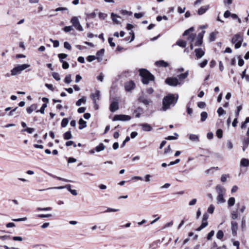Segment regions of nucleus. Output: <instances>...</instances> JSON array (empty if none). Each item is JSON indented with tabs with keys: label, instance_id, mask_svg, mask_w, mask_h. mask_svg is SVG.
Listing matches in <instances>:
<instances>
[{
	"label": "nucleus",
	"instance_id": "1",
	"mask_svg": "<svg viewBox=\"0 0 249 249\" xmlns=\"http://www.w3.org/2000/svg\"><path fill=\"white\" fill-rule=\"evenodd\" d=\"M178 100V94L175 97L174 94H170L165 96L162 100V109L166 111L170 108L171 106H174Z\"/></svg>",
	"mask_w": 249,
	"mask_h": 249
},
{
	"label": "nucleus",
	"instance_id": "2",
	"mask_svg": "<svg viewBox=\"0 0 249 249\" xmlns=\"http://www.w3.org/2000/svg\"><path fill=\"white\" fill-rule=\"evenodd\" d=\"M140 75L143 84L147 85L150 81H154L155 79L154 76L146 69L140 70Z\"/></svg>",
	"mask_w": 249,
	"mask_h": 249
},
{
	"label": "nucleus",
	"instance_id": "3",
	"mask_svg": "<svg viewBox=\"0 0 249 249\" xmlns=\"http://www.w3.org/2000/svg\"><path fill=\"white\" fill-rule=\"evenodd\" d=\"M243 41V37L239 34H235L232 37L231 42L234 44V48L235 49H239L242 45Z\"/></svg>",
	"mask_w": 249,
	"mask_h": 249
},
{
	"label": "nucleus",
	"instance_id": "4",
	"mask_svg": "<svg viewBox=\"0 0 249 249\" xmlns=\"http://www.w3.org/2000/svg\"><path fill=\"white\" fill-rule=\"evenodd\" d=\"M29 67L30 65L27 64L18 65L11 71V74L12 76H15L19 74L21 71L29 68Z\"/></svg>",
	"mask_w": 249,
	"mask_h": 249
},
{
	"label": "nucleus",
	"instance_id": "5",
	"mask_svg": "<svg viewBox=\"0 0 249 249\" xmlns=\"http://www.w3.org/2000/svg\"><path fill=\"white\" fill-rule=\"evenodd\" d=\"M71 185L70 184H67L65 186H59V187H50L45 189H40L39 191H44L46 190H51V189H63L64 188H66L71 193L73 196H77V192L75 190H72L71 188Z\"/></svg>",
	"mask_w": 249,
	"mask_h": 249
},
{
	"label": "nucleus",
	"instance_id": "6",
	"mask_svg": "<svg viewBox=\"0 0 249 249\" xmlns=\"http://www.w3.org/2000/svg\"><path fill=\"white\" fill-rule=\"evenodd\" d=\"M166 84L171 86H177L181 85V83L179 82L177 77H169L165 80Z\"/></svg>",
	"mask_w": 249,
	"mask_h": 249
},
{
	"label": "nucleus",
	"instance_id": "7",
	"mask_svg": "<svg viewBox=\"0 0 249 249\" xmlns=\"http://www.w3.org/2000/svg\"><path fill=\"white\" fill-rule=\"evenodd\" d=\"M71 22L72 23V25L76 30L79 31H83V28L80 24L79 20L77 17H72V18L71 19Z\"/></svg>",
	"mask_w": 249,
	"mask_h": 249
},
{
	"label": "nucleus",
	"instance_id": "8",
	"mask_svg": "<svg viewBox=\"0 0 249 249\" xmlns=\"http://www.w3.org/2000/svg\"><path fill=\"white\" fill-rule=\"evenodd\" d=\"M209 218V215L207 213H204L203 215L202 223L201 225L196 229L197 231H200L203 229L207 226L208 223L207 222V219Z\"/></svg>",
	"mask_w": 249,
	"mask_h": 249
},
{
	"label": "nucleus",
	"instance_id": "9",
	"mask_svg": "<svg viewBox=\"0 0 249 249\" xmlns=\"http://www.w3.org/2000/svg\"><path fill=\"white\" fill-rule=\"evenodd\" d=\"M131 119V117L129 115H123V114H120V115H115L113 119V121H129Z\"/></svg>",
	"mask_w": 249,
	"mask_h": 249
},
{
	"label": "nucleus",
	"instance_id": "10",
	"mask_svg": "<svg viewBox=\"0 0 249 249\" xmlns=\"http://www.w3.org/2000/svg\"><path fill=\"white\" fill-rule=\"evenodd\" d=\"M205 33V31H202L201 32L199 33L197 37L196 40L195 42V46H200L201 45L203 42V38L204 34Z\"/></svg>",
	"mask_w": 249,
	"mask_h": 249
},
{
	"label": "nucleus",
	"instance_id": "11",
	"mask_svg": "<svg viewBox=\"0 0 249 249\" xmlns=\"http://www.w3.org/2000/svg\"><path fill=\"white\" fill-rule=\"evenodd\" d=\"M135 84L133 81H129L124 83V88L127 91H130L135 88Z\"/></svg>",
	"mask_w": 249,
	"mask_h": 249
},
{
	"label": "nucleus",
	"instance_id": "12",
	"mask_svg": "<svg viewBox=\"0 0 249 249\" xmlns=\"http://www.w3.org/2000/svg\"><path fill=\"white\" fill-rule=\"evenodd\" d=\"M119 108V103L117 101H112L110 105V110L112 112H114Z\"/></svg>",
	"mask_w": 249,
	"mask_h": 249
},
{
	"label": "nucleus",
	"instance_id": "13",
	"mask_svg": "<svg viewBox=\"0 0 249 249\" xmlns=\"http://www.w3.org/2000/svg\"><path fill=\"white\" fill-rule=\"evenodd\" d=\"M90 98L92 100L93 102L97 101V100H100V91L98 90H96L95 93H92L90 95Z\"/></svg>",
	"mask_w": 249,
	"mask_h": 249
},
{
	"label": "nucleus",
	"instance_id": "14",
	"mask_svg": "<svg viewBox=\"0 0 249 249\" xmlns=\"http://www.w3.org/2000/svg\"><path fill=\"white\" fill-rule=\"evenodd\" d=\"M231 230L232 231V234L234 236L237 234V231L238 230V224L235 221H231Z\"/></svg>",
	"mask_w": 249,
	"mask_h": 249
},
{
	"label": "nucleus",
	"instance_id": "15",
	"mask_svg": "<svg viewBox=\"0 0 249 249\" xmlns=\"http://www.w3.org/2000/svg\"><path fill=\"white\" fill-rule=\"evenodd\" d=\"M195 52L197 59L202 57L205 54L204 51L201 48L196 49Z\"/></svg>",
	"mask_w": 249,
	"mask_h": 249
},
{
	"label": "nucleus",
	"instance_id": "16",
	"mask_svg": "<svg viewBox=\"0 0 249 249\" xmlns=\"http://www.w3.org/2000/svg\"><path fill=\"white\" fill-rule=\"evenodd\" d=\"M140 126L142 127V130L144 131L149 132L152 129L151 125L147 123L141 124Z\"/></svg>",
	"mask_w": 249,
	"mask_h": 249
},
{
	"label": "nucleus",
	"instance_id": "17",
	"mask_svg": "<svg viewBox=\"0 0 249 249\" xmlns=\"http://www.w3.org/2000/svg\"><path fill=\"white\" fill-rule=\"evenodd\" d=\"M209 8V5H208L201 6L198 10V11H197L198 14L199 15H201L204 14L208 10Z\"/></svg>",
	"mask_w": 249,
	"mask_h": 249
},
{
	"label": "nucleus",
	"instance_id": "18",
	"mask_svg": "<svg viewBox=\"0 0 249 249\" xmlns=\"http://www.w3.org/2000/svg\"><path fill=\"white\" fill-rule=\"evenodd\" d=\"M155 64L156 66L160 67H167L169 65L168 63L167 62H165L163 60H160L156 62Z\"/></svg>",
	"mask_w": 249,
	"mask_h": 249
},
{
	"label": "nucleus",
	"instance_id": "19",
	"mask_svg": "<svg viewBox=\"0 0 249 249\" xmlns=\"http://www.w3.org/2000/svg\"><path fill=\"white\" fill-rule=\"evenodd\" d=\"M111 17L114 23L117 24H120V22L117 19V18H121V17L117 15L112 13L111 14Z\"/></svg>",
	"mask_w": 249,
	"mask_h": 249
},
{
	"label": "nucleus",
	"instance_id": "20",
	"mask_svg": "<svg viewBox=\"0 0 249 249\" xmlns=\"http://www.w3.org/2000/svg\"><path fill=\"white\" fill-rule=\"evenodd\" d=\"M139 100L140 102L145 105H148L151 102V100L150 99H148L144 96L140 97L139 99Z\"/></svg>",
	"mask_w": 249,
	"mask_h": 249
},
{
	"label": "nucleus",
	"instance_id": "21",
	"mask_svg": "<svg viewBox=\"0 0 249 249\" xmlns=\"http://www.w3.org/2000/svg\"><path fill=\"white\" fill-rule=\"evenodd\" d=\"M105 52V49H102L98 51L96 53V58L98 59V61H101L102 59V56L103 55Z\"/></svg>",
	"mask_w": 249,
	"mask_h": 249
},
{
	"label": "nucleus",
	"instance_id": "22",
	"mask_svg": "<svg viewBox=\"0 0 249 249\" xmlns=\"http://www.w3.org/2000/svg\"><path fill=\"white\" fill-rule=\"evenodd\" d=\"M78 124H79V129L80 130L85 128L87 126V122L82 118L79 119Z\"/></svg>",
	"mask_w": 249,
	"mask_h": 249
},
{
	"label": "nucleus",
	"instance_id": "23",
	"mask_svg": "<svg viewBox=\"0 0 249 249\" xmlns=\"http://www.w3.org/2000/svg\"><path fill=\"white\" fill-rule=\"evenodd\" d=\"M215 189H216V192L218 194V195H219V194H223L224 195V194L225 190L222 186H221L219 185H217L216 186Z\"/></svg>",
	"mask_w": 249,
	"mask_h": 249
},
{
	"label": "nucleus",
	"instance_id": "24",
	"mask_svg": "<svg viewBox=\"0 0 249 249\" xmlns=\"http://www.w3.org/2000/svg\"><path fill=\"white\" fill-rule=\"evenodd\" d=\"M240 165L244 167H248L249 166V160L243 158L241 160Z\"/></svg>",
	"mask_w": 249,
	"mask_h": 249
},
{
	"label": "nucleus",
	"instance_id": "25",
	"mask_svg": "<svg viewBox=\"0 0 249 249\" xmlns=\"http://www.w3.org/2000/svg\"><path fill=\"white\" fill-rule=\"evenodd\" d=\"M176 45L182 48H185L187 45V42L185 41L179 39L177 41Z\"/></svg>",
	"mask_w": 249,
	"mask_h": 249
},
{
	"label": "nucleus",
	"instance_id": "26",
	"mask_svg": "<svg viewBox=\"0 0 249 249\" xmlns=\"http://www.w3.org/2000/svg\"><path fill=\"white\" fill-rule=\"evenodd\" d=\"M37 108V106L36 104L32 105L30 107L27 108V112L29 114H31L33 111L36 110Z\"/></svg>",
	"mask_w": 249,
	"mask_h": 249
},
{
	"label": "nucleus",
	"instance_id": "27",
	"mask_svg": "<svg viewBox=\"0 0 249 249\" xmlns=\"http://www.w3.org/2000/svg\"><path fill=\"white\" fill-rule=\"evenodd\" d=\"M216 199L218 203H223L225 202V200L224 198L223 194L218 195Z\"/></svg>",
	"mask_w": 249,
	"mask_h": 249
},
{
	"label": "nucleus",
	"instance_id": "28",
	"mask_svg": "<svg viewBox=\"0 0 249 249\" xmlns=\"http://www.w3.org/2000/svg\"><path fill=\"white\" fill-rule=\"evenodd\" d=\"M235 199L234 197H231L228 200V207H231L235 204Z\"/></svg>",
	"mask_w": 249,
	"mask_h": 249
},
{
	"label": "nucleus",
	"instance_id": "29",
	"mask_svg": "<svg viewBox=\"0 0 249 249\" xmlns=\"http://www.w3.org/2000/svg\"><path fill=\"white\" fill-rule=\"evenodd\" d=\"M105 145L103 144V143H101L99 145L97 146L95 148V150L96 152H99L104 150L105 149Z\"/></svg>",
	"mask_w": 249,
	"mask_h": 249
},
{
	"label": "nucleus",
	"instance_id": "30",
	"mask_svg": "<svg viewBox=\"0 0 249 249\" xmlns=\"http://www.w3.org/2000/svg\"><path fill=\"white\" fill-rule=\"evenodd\" d=\"M189 139L192 141L194 142H198L199 141V137L198 135L195 134H190L189 135Z\"/></svg>",
	"mask_w": 249,
	"mask_h": 249
},
{
	"label": "nucleus",
	"instance_id": "31",
	"mask_svg": "<svg viewBox=\"0 0 249 249\" xmlns=\"http://www.w3.org/2000/svg\"><path fill=\"white\" fill-rule=\"evenodd\" d=\"M189 74V71H187L184 73H181L178 76L179 80H183L186 78Z\"/></svg>",
	"mask_w": 249,
	"mask_h": 249
},
{
	"label": "nucleus",
	"instance_id": "32",
	"mask_svg": "<svg viewBox=\"0 0 249 249\" xmlns=\"http://www.w3.org/2000/svg\"><path fill=\"white\" fill-rule=\"evenodd\" d=\"M63 137L65 140H69L72 138V135L70 131L65 132L63 135Z\"/></svg>",
	"mask_w": 249,
	"mask_h": 249
},
{
	"label": "nucleus",
	"instance_id": "33",
	"mask_svg": "<svg viewBox=\"0 0 249 249\" xmlns=\"http://www.w3.org/2000/svg\"><path fill=\"white\" fill-rule=\"evenodd\" d=\"M196 37V34H191L187 37V40L190 42V43H193V42L194 41Z\"/></svg>",
	"mask_w": 249,
	"mask_h": 249
},
{
	"label": "nucleus",
	"instance_id": "34",
	"mask_svg": "<svg viewBox=\"0 0 249 249\" xmlns=\"http://www.w3.org/2000/svg\"><path fill=\"white\" fill-rule=\"evenodd\" d=\"M237 212V209L231 212V217L232 219L235 220L238 217Z\"/></svg>",
	"mask_w": 249,
	"mask_h": 249
},
{
	"label": "nucleus",
	"instance_id": "35",
	"mask_svg": "<svg viewBox=\"0 0 249 249\" xmlns=\"http://www.w3.org/2000/svg\"><path fill=\"white\" fill-rule=\"evenodd\" d=\"M120 14L123 16H131L132 12L131 11H128L125 10H121L120 11Z\"/></svg>",
	"mask_w": 249,
	"mask_h": 249
},
{
	"label": "nucleus",
	"instance_id": "36",
	"mask_svg": "<svg viewBox=\"0 0 249 249\" xmlns=\"http://www.w3.org/2000/svg\"><path fill=\"white\" fill-rule=\"evenodd\" d=\"M49 175L50 176H51L52 177H53V178H57V179H58L59 180H62V181H65V182H71V181L70 180H69V179H66V178H61V177H57L56 176H54V175H52V174H49Z\"/></svg>",
	"mask_w": 249,
	"mask_h": 249
},
{
	"label": "nucleus",
	"instance_id": "37",
	"mask_svg": "<svg viewBox=\"0 0 249 249\" xmlns=\"http://www.w3.org/2000/svg\"><path fill=\"white\" fill-rule=\"evenodd\" d=\"M86 102V99L85 97H83L82 98L79 99L76 103V105L78 107L80 106L82 103H85Z\"/></svg>",
	"mask_w": 249,
	"mask_h": 249
},
{
	"label": "nucleus",
	"instance_id": "38",
	"mask_svg": "<svg viewBox=\"0 0 249 249\" xmlns=\"http://www.w3.org/2000/svg\"><path fill=\"white\" fill-rule=\"evenodd\" d=\"M217 32H212L209 36V40L210 42L214 41L215 40L216 35Z\"/></svg>",
	"mask_w": 249,
	"mask_h": 249
},
{
	"label": "nucleus",
	"instance_id": "39",
	"mask_svg": "<svg viewBox=\"0 0 249 249\" xmlns=\"http://www.w3.org/2000/svg\"><path fill=\"white\" fill-rule=\"evenodd\" d=\"M69 123V120L67 118H63L61 121V125L62 127H65Z\"/></svg>",
	"mask_w": 249,
	"mask_h": 249
},
{
	"label": "nucleus",
	"instance_id": "40",
	"mask_svg": "<svg viewBox=\"0 0 249 249\" xmlns=\"http://www.w3.org/2000/svg\"><path fill=\"white\" fill-rule=\"evenodd\" d=\"M200 116H201V121L202 122H204L207 118L208 114L206 112L203 111V112H201Z\"/></svg>",
	"mask_w": 249,
	"mask_h": 249
},
{
	"label": "nucleus",
	"instance_id": "41",
	"mask_svg": "<svg viewBox=\"0 0 249 249\" xmlns=\"http://www.w3.org/2000/svg\"><path fill=\"white\" fill-rule=\"evenodd\" d=\"M194 27H191L188 30H186L183 34V36H189L190 35V33L191 32H193V31H194Z\"/></svg>",
	"mask_w": 249,
	"mask_h": 249
},
{
	"label": "nucleus",
	"instance_id": "42",
	"mask_svg": "<svg viewBox=\"0 0 249 249\" xmlns=\"http://www.w3.org/2000/svg\"><path fill=\"white\" fill-rule=\"evenodd\" d=\"M224 236V233L222 231L219 230L216 233V237L218 239H222Z\"/></svg>",
	"mask_w": 249,
	"mask_h": 249
},
{
	"label": "nucleus",
	"instance_id": "43",
	"mask_svg": "<svg viewBox=\"0 0 249 249\" xmlns=\"http://www.w3.org/2000/svg\"><path fill=\"white\" fill-rule=\"evenodd\" d=\"M34 130L35 129L33 128L26 127V128L22 130L21 132L26 131L29 134H32L34 132Z\"/></svg>",
	"mask_w": 249,
	"mask_h": 249
},
{
	"label": "nucleus",
	"instance_id": "44",
	"mask_svg": "<svg viewBox=\"0 0 249 249\" xmlns=\"http://www.w3.org/2000/svg\"><path fill=\"white\" fill-rule=\"evenodd\" d=\"M52 76L54 79H55L56 81L60 80V77L59 74L57 72H54L52 73Z\"/></svg>",
	"mask_w": 249,
	"mask_h": 249
},
{
	"label": "nucleus",
	"instance_id": "45",
	"mask_svg": "<svg viewBox=\"0 0 249 249\" xmlns=\"http://www.w3.org/2000/svg\"><path fill=\"white\" fill-rule=\"evenodd\" d=\"M64 82L67 84H70L71 82V75L70 74L66 75Z\"/></svg>",
	"mask_w": 249,
	"mask_h": 249
},
{
	"label": "nucleus",
	"instance_id": "46",
	"mask_svg": "<svg viewBox=\"0 0 249 249\" xmlns=\"http://www.w3.org/2000/svg\"><path fill=\"white\" fill-rule=\"evenodd\" d=\"M47 105L46 103H44L42 105L39 110H37L36 112H40L42 114L44 113L45 109L46 108Z\"/></svg>",
	"mask_w": 249,
	"mask_h": 249
},
{
	"label": "nucleus",
	"instance_id": "47",
	"mask_svg": "<svg viewBox=\"0 0 249 249\" xmlns=\"http://www.w3.org/2000/svg\"><path fill=\"white\" fill-rule=\"evenodd\" d=\"M216 136L219 138L221 139L222 138L223 136V131L221 129H219L216 131Z\"/></svg>",
	"mask_w": 249,
	"mask_h": 249
},
{
	"label": "nucleus",
	"instance_id": "48",
	"mask_svg": "<svg viewBox=\"0 0 249 249\" xmlns=\"http://www.w3.org/2000/svg\"><path fill=\"white\" fill-rule=\"evenodd\" d=\"M52 216L51 214H40L36 215V217L39 218H48Z\"/></svg>",
	"mask_w": 249,
	"mask_h": 249
},
{
	"label": "nucleus",
	"instance_id": "49",
	"mask_svg": "<svg viewBox=\"0 0 249 249\" xmlns=\"http://www.w3.org/2000/svg\"><path fill=\"white\" fill-rule=\"evenodd\" d=\"M217 112L219 116H220L225 113V110L221 107H220L218 108V109L217 110Z\"/></svg>",
	"mask_w": 249,
	"mask_h": 249
},
{
	"label": "nucleus",
	"instance_id": "50",
	"mask_svg": "<svg viewBox=\"0 0 249 249\" xmlns=\"http://www.w3.org/2000/svg\"><path fill=\"white\" fill-rule=\"evenodd\" d=\"M174 134L176 137H174V136H169L167 138H166V139L168 140H176L177 139V137L178 136V135L177 133H174Z\"/></svg>",
	"mask_w": 249,
	"mask_h": 249
},
{
	"label": "nucleus",
	"instance_id": "51",
	"mask_svg": "<svg viewBox=\"0 0 249 249\" xmlns=\"http://www.w3.org/2000/svg\"><path fill=\"white\" fill-rule=\"evenodd\" d=\"M73 30V27L72 26H65L63 28V30L64 32L68 33L69 32Z\"/></svg>",
	"mask_w": 249,
	"mask_h": 249
},
{
	"label": "nucleus",
	"instance_id": "52",
	"mask_svg": "<svg viewBox=\"0 0 249 249\" xmlns=\"http://www.w3.org/2000/svg\"><path fill=\"white\" fill-rule=\"evenodd\" d=\"M50 40L53 43V46L54 48H57L59 46V42L58 40H53L51 38Z\"/></svg>",
	"mask_w": 249,
	"mask_h": 249
},
{
	"label": "nucleus",
	"instance_id": "53",
	"mask_svg": "<svg viewBox=\"0 0 249 249\" xmlns=\"http://www.w3.org/2000/svg\"><path fill=\"white\" fill-rule=\"evenodd\" d=\"M36 210L38 211H51L52 210V208L51 207H46V208L38 207L37 208Z\"/></svg>",
	"mask_w": 249,
	"mask_h": 249
},
{
	"label": "nucleus",
	"instance_id": "54",
	"mask_svg": "<svg viewBox=\"0 0 249 249\" xmlns=\"http://www.w3.org/2000/svg\"><path fill=\"white\" fill-rule=\"evenodd\" d=\"M27 220V217H23V218H19L16 219H12V220L15 222H20V221H25Z\"/></svg>",
	"mask_w": 249,
	"mask_h": 249
},
{
	"label": "nucleus",
	"instance_id": "55",
	"mask_svg": "<svg viewBox=\"0 0 249 249\" xmlns=\"http://www.w3.org/2000/svg\"><path fill=\"white\" fill-rule=\"evenodd\" d=\"M214 210V207L213 205L211 204L208 209V212L210 213H213Z\"/></svg>",
	"mask_w": 249,
	"mask_h": 249
},
{
	"label": "nucleus",
	"instance_id": "56",
	"mask_svg": "<svg viewBox=\"0 0 249 249\" xmlns=\"http://www.w3.org/2000/svg\"><path fill=\"white\" fill-rule=\"evenodd\" d=\"M96 57L95 55H89L87 57V60L89 62H92V61L96 59Z\"/></svg>",
	"mask_w": 249,
	"mask_h": 249
},
{
	"label": "nucleus",
	"instance_id": "57",
	"mask_svg": "<svg viewBox=\"0 0 249 249\" xmlns=\"http://www.w3.org/2000/svg\"><path fill=\"white\" fill-rule=\"evenodd\" d=\"M208 64V60L207 59L204 60L201 63L199 64V66L203 68H204Z\"/></svg>",
	"mask_w": 249,
	"mask_h": 249
},
{
	"label": "nucleus",
	"instance_id": "58",
	"mask_svg": "<svg viewBox=\"0 0 249 249\" xmlns=\"http://www.w3.org/2000/svg\"><path fill=\"white\" fill-rule=\"evenodd\" d=\"M229 177V175L224 174L221 176V180L222 182H224L227 180L228 178Z\"/></svg>",
	"mask_w": 249,
	"mask_h": 249
},
{
	"label": "nucleus",
	"instance_id": "59",
	"mask_svg": "<svg viewBox=\"0 0 249 249\" xmlns=\"http://www.w3.org/2000/svg\"><path fill=\"white\" fill-rule=\"evenodd\" d=\"M113 39L112 37H109L108 39V41L111 47H114L115 46V43L112 41Z\"/></svg>",
	"mask_w": 249,
	"mask_h": 249
},
{
	"label": "nucleus",
	"instance_id": "60",
	"mask_svg": "<svg viewBox=\"0 0 249 249\" xmlns=\"http://www.w3.org/2000/svg\"><path fill=\"white\" fill-rule=\"evenodd\" d=\"M227 146L228 148L230 150H231L233 148V144L231 141L228 140L227 142Z\"/></svg>",
	"mask_w": 249,
	"mask_h": 249
},
{
	"label": "nucleus",
	"instance_id": "61",
	"mask_svg": "<svg viewBox=\"0 0 249 249\" xmlns=\"http://www.w3.org/2000/svg\"><path fill=\"white\" fill-rule=\"evenodd\" d=\"M206 104L203 102H199L197 103V107L200 108H203L205 107Z\"/></svg>",
	"mask_w": 249,
	"mask_h": 249
},
{
	"label": "nucleus",
	"instance_id": "62",
	"mask_svg": "<svg viewBox=\"0 0 249 249\" xmlns=\"http://www.w3.org/2000/svg\"><path fill=\"white\" fill-rule=\"evenodd\" d=\"M107 14L103 13H100L99 14V17L100 18L102 19H105L107 17Z\"/></svg>",
	"mask_w": 249,
	"mask_h": 249
},
{
	"label": "nucleus",
	"instance_id": "63",
	"mask_svg": "<svg viewBox=\"0 0 249 249\" xmlns=\"http://www.w3.org/2000/svg\"><path fill=\"white\" fill-rule=\"evenodd\" d=\"M64 47L65 48L70 50L71 49V44L68 42H65L64 43Z\"/></svg>",
	"mask_w": 249,
	"mask_h": 249
},
{
	"label": "nucleus",
	"instance_id": "64",
	"mask_svg": "<svg viewBox=\"0 0 249 249\" xmlns=\"http://www.w3.org/2000/svg\"><path fill=\"white\" fill-rule=\"evenodd\" d=\"M249 145V138H247L243 141V145L245 146H248Z\"/></svg>",
	"mask_w": 249,
	"mask_h": 249
}]
</instances>
